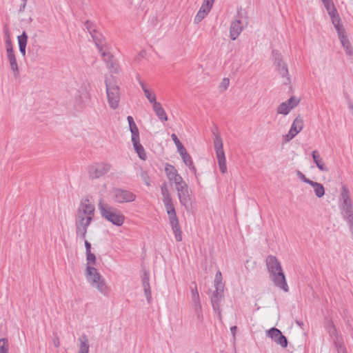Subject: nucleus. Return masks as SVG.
I'll return each mask as SVG.
<instances>
[{
    "label": "nucleus",
    "instance_id": "nucleus-1",
    "mask_svg": "<svg viewBox=\"0 0 353 353\" xmlns=\"http://www.w3.org/2000/svg\"><path fill=\"white\" fill-rule=\"evenodd\" d=\"M94 205L88 199H82L75 215L76 235L77 238L85 239L88 228L94 216Z\"/></svg>",
    "mask_w": 353,
    "mask_h": 353
},
{
    "label": "nucleus",
    "instance_id": "nucleus-2",
    "mask_svg": "<svg viewBox=\"0 0 353 353\" xmlns=\"http://www.w3.org/2000/svg\"><path fill=\"white\" fill-rule=\"evenodd\" d=\"M266 266L268 272L270 273V279L274 284L283 290L284 292L289 291V287L287 284L285 276L283 272L281 263L276 256L269 255L267 256Z\"/></svg>",
    "mask_w": 353,
    "mask_h": 353
},
{
    "label": "nucleus",
    "instance_id": "nucleus-3",
    "mask_svg": "<svg viewBox=\"0 0 353 353\" xmlns=\"http://www.w3.org/2000/svg\"><path fill=\"white\" fill-rule=\"evenodd\" d=\"M339 207L341 214L347 225L350 230L353 234V203L350 196V192L345 185L341 188V192L339 199Z\"/></svg>",
    "mask_w": 353,
    "mask_h": 353
},
{
    "label": "nucleus",
    "instance_id": "nucleus-4",
    "mask_svg": "<svg viewBox=\"0 0 353 353\" xmlns=\"http://www.w3.org/2000/svg\"><path fill=\"white\" fill-rule=\"evenodd\" d=\"M85 276L87 281L92 288H96L104 296L108 295L110 288L107 285L103 277L95 268L88 265L85 269Z\"/></svg>",
    "mask_w": 353,
    "mask_h": 353
},
{
    "label": "nucleus",
    "instance_id": "nucleus-5",
    "mask_svg": "<svg viewBox=\"0 0 353 353\" xmlns=\"http://www.w3.org/2000/svg\"><path fill=\"white\" fill-rule=\"evenodd\" d=\"M99 210L102 217L111 222L113 225L121 226L125 221V216L122 212L101 200L99 203Z\"/></svg>",
    "mask_w": 353,
    "mask_h": 353
},
{
    "label": "nucleus",
    "instance_id": "nucleus-6",
    "mask_svg": "<svg viewBox=\"0 0 353 353\" xmlns=\"http://www.w3.org/2000/svg\"><path fill=\"white\" fill-rule=\"evenodd\" d=\"M108 102L110 107L115 110L119 107L120 101V88L114 81H105Z\"/></svg>",
    "mask_w": 353,
    "mask_h": 353
},
{
    "label": "nucleus",
    "instance_id": "nucleus-7",
    "mask_svg": "<svg viewBox=\"0 0 353 353\" xmlns=\"http://www.w3.org/2000/svg\"><path fill=\"white\" fill-rule=\"evenodd\" d=\"M274 65H275L276 71L282 77H285L284 83L288 85L291 83V79L289 75L288 68L287 63L283 60L282 55L276 50L272 52Z\"/></svg>",
    "mask_w": 353,
    "mask_h": 353
},
{
    "label": "nucleus",
    "instance_id": "nucleus-8",
    "mask_svg": "<svg viewBox=\"0 0 353 353\" xmlns=\"http://www.w3.org/2000/svg\"><path fill=\"white\" fill-rule=\"evenodd\" d=\"M214 146L220 171L221 173L224 174L227 172L226 159L223 147V141L219 134H215V137L214 139Z\"/></svg>",
    "mask_w": 353,
    "mask_h": 353
},
{
    "label": "nucleus",
    "instance_id": "nucleus-9",
    "mask_svg": "<svg viewBox=\"0 0 353 353\" xmlns=\"http://www.w3.org/2000/svg\"><path fill=\"white\" fill-rule=\"evenodd\" d=\"M176 190L177 191V196L181 205L183 206L187 211H190L192 208L193 203L192 190L189 188L188 184L182 187H179Z\"/></svg>",
    "mask_w": 353,
    "mask_h": 353
},
{
    "label": "nucleus",
    "instance_id": "nucleus-10",
    "mask_svg": "<svg viewBox=\"0 0 353 353\" xmlns=\"http://www.w3.org/2000/svg\"><path fill=\"white\" fill-rule=\"evenodd\" d=\"M136 198V194L130 190L118 188L112 190V199L115 203H130L135 201Z\"/></svg>",
    "mask_w": 353,
    "mask_h": 353
},
{
    "label": "nucleus",
    "instance_id": "nucleus-11",
    "mask_svg": "<svg viewBox=\"0 0 353 353\" xmlns=\"http://www.w3.org/2000/svg\"><path fill=\"white\" fill-rule=\"evenodd\" d=\"M111 168L109 163L99 162L90 165L88 172L90 179H98L105 174Z\"/></svg>",
    "mask_w": 353,
    "mask_h": 353
},
{
    "label": "nucleus",
    "instance_id": "nucleus-12",
    "mask_svg": "<svg viewBox=\"0 0 353 353\" xmlns=\"http://www.w3.org/2000/svg\"><path fill=\"white\" fill-rule=\"evenodd\" d=\"M268 336L271 338L275 343L285 348L288 346V339L282 334V332L276 327L270 328L267 333Z\"/></svg>",
    "mask_w": 353,
    "mask_h": 353
},
{
    "label": "nucleus",
    "instance_id": "nucleus-13",
    "mask_svg": "<svg viewBox=\"0 0 353 353\" xmlns=\"http://www.w3.org/2000/svg\"><path fill=\"white\" fill-rule=\"evenodd\" d=\"M141 281L147 302L150 304L152 303V292L150 285V274L147 270L143 271Z\"/></svg>",
    "mask_w": 353,
    "mask_h": 353
},
{
    "label": "nucleus",
    "instance_id": "nucleus-14",
    "mask_svg": "<svg viewBox=\"0 0 353 353\" xmlns=\"http://www.w3.org/2000/svg\"><path fill=\"white\" fill-rule=\"evenodd\" d=\"M243 30L240 19H235L232 21L230 28V37L232 41L236 39Z\"/></svg>",
    "mask_w": 353,
    "mask_h": 353
},
{
    "label": "nucleus",
    "instance_id": "nucleus-15",
    "mask_svg": "<svg viewBox=\"0 0 353 353\" xmlns=\"http://www.w3.org/2000/svg\"><path fill=\"white\" fill-rule=\"evenodd\" d=\"M88 100V97L86 93L81 92V90L77 91V94L74 99V108L77 111H80L84 108L86 102Z\"/></svg>",
    "mask_w": 353,
    "mask_h": 353
},
{
    "label": "nucleus",
    "instance_id": "nucleus-16",
    "mask_svg": "<svg viewBox=\"0 0 353 353\" xmlns=\"http://www.w3.org/2000/svg\"><path fill=\"white\" fill-rule=\"evenodd\" d=\"M223 288H221V290H217L215 288V290L213 292V293L210 297L211 303H212L213 310L215 312L219 311L220 302L223 297Z\"/></svg>",
    "mask_w": 353,
    "mask_h": 353
},
{
    "label": "nucleus",
    "instance_id": "nucleus-17",
    "mask_svg": "<svg viewBox=\"0 0 353 353\" xmlns=\"http://www.w3.org/2000/svg\"><path fill=\"white\" fill-rule=\"evenodd\" d=\"M325 329L329 334L330 340L333 342V343L342 340V339L339 336L336 328L332 321H327L325 325Z\"/></svg>",
    "mask_w": 353,
    "mask_h": 353
},
{
    "label": "nucleus",
    "instance_id": "nucleus-18",
    "mask_svg": "<svg viewBox=\"0 0 353 353\" xmlns=\"http://www.w3.org/2000/svg\"><path fill=\"white\" fill-rule=\"evenodd\" d=\"M132 142L133 143L134 149L137 153L139 157L142 160H145L147 159V155L144 148L140 143L139 136L132 137Z\"/></svg>",
    "mask_w": 353,
    "mask_h": 353
},
{
    "label": "nucleus",
    "instance_id": "nucleus-19",
    "mask_svg": "<svg viewBox=\"0 0 353 353\" xmlns=\"http://www.w3.org/2000/svg\"><path fill=\"white\" fill-rule=\"evenodd\" d=\"M90 35L99 51H102L103 48H106L105 39L101 33L97 32L96 30H93V32H91Z\"/></svg>",
    "mask_w": 353,
    "mask_h": 353
},
{
    "label": "nucleus",
    "instance_id": "nucleus-20",
    "mask_svg": "<svg viewBox=\"0 0 353 353\" xmlns=\"http://www.w3.org/2000/svg\"><path fill=\"white\" fill-rule=\"evenodd\" d=\"M8 60L10 63V70L13 74V76L15 79L19 78L20 73H19V69L18 67L17 59L15 54H7Z\"/></svg>",
    "mask_w": 353,
    "mask_h": 353
},
{
    "label": "nucleus",
    "instance_id": "nucleus-21",
    "mask_svg": "<svg viewBox=\"0 0 353 353\" xmlns=\"http://www.w3.org/2000/svg\"><path fill=\"white\" fill-rule=\"evenodd\" d=\"M137 79L149 102L151 103L152 105L154 103H157L156 100V95L146 87L139 75H137Z\"/></svg>",
    "mask_w": 353,
    "mask_h": 353
},
{
    "label": "nucleus",
    "instance_id": "nucleus-22",
    "mask_svg": "<svg viewBox=\"0 0 353 353\" xmlns=\"http://www.w3.org/2000/svg\"><path fill=\"white\" fill-rule=\"evenodd\" d=\"M165 210L167 212L169 221L177 219L176 212L174 206L172 199L163 201Z\"/></svg>",
    "mask_w": 353,
    "mask_h": 353
},
{
    "label": "nucleus",
    "instance_id": "nucleus-23",
    "mask_svg": "<svg viewBox=\"0 0 353 353\" xmlns=\"http://www.w3.org/2000/svg\"><path fill=\"white\" fill-rule=\"evenodd\" d=\"M180 155L181 156V158L184 163L189 168L190 170L196 176V177H197L196 168L194 165V163L190 155L187 152L186 150H185L182 153H180Z\"/></svg>",
    "mask_w": 353,
    "mask_h": 353
},
{
    "label": "nucleus",
    "instance_id": "nucleus-24",
    "mask_svg": "<svg viewBox=\"0 0 353 353\" xmlns=\"http://www.w3.org/2000/svg\"><path fill=\"white\" fill-rule=\"evenodd\" d=\"M170 225L172 228V230L174 234V237L176 241H182V232L179 225V219H174L169 221Z\"/></svg>",
    "mask_w": 353,
    "mask_h": 353
},
{
    "label": "nucleus",
    "instance_id": "nucleus-25",
    "mask_svg": "<svg viewBox=\"0 0 353 353\" xmlns=\"http://www.w3.org/2000/svg\"><path fill=\"white\" fill-rule=\"evenodd\" d=\"M170 225L172 228V230L174 234V237L176 241H182V232L179 225V219H174L169 221Z\"/></svg>",
    "mask_w": 353,
    "mask_h": 353
},
{
    "label": "nucleus",
    "instance_id": "nucleus-26",
    "mask_svg": "<svg viewBox=\"0 0 353 353\" xmlns=\"http://www.w3.org/2000/svg\"><path fill=\"white\" fill-rule=\"evenodd\" d=\"M79 345L78 353H88L90 345L88 336L85 334H82L79 338Z\"/></svg>",
    "mask_w": 353,
    "mask_h": 353
},
{
    "label": "nucleus",
    "instance_id": "nucleus-27",
    "mask_svg": "<svg viewBox=\"0 0 353 353\" xmlns=\"http://www.w3.org/2000/svg\"><path fill=\"white\" fill-rule=\"evenodd\" d=\"M312 157L314 162L316 165V167L323 172H327L328 168L324 165L323 162V159L321 157L319 152L317 150H314L312 152Z\"/></svg>",
    "mask_w": 353,
    "mask_h": 353
},
{
    "label": "nucleus",
    "instance_id": "nucleus-28",
    "mask_svg": "<svg viewBox=\"0 0 353 353\" xmlns=\"http://www.w3.org/2000/svg\"><path fill=\"white\" fill-rule=\"evenodd\" d=\"M18 43H19V51L21 53V54L25 57L26 53V46H27V41H28V35L26 34V32H23V33L18 36L17 37Z\"/></svg>",
    "mask_w": 353,
    "mask_h": 353
},
{
    "label": "nucleus",
    "instance_id": "nucleus-29",
    "mask_svg": "<svg viewBox=\"0 0 353 353\" xmlns=\"http://www.w3.org/2000/svg\"><path fill=\"white\" fill-rule=\"evenodd\" d=\"M152 107L155 114L161 121H168V116L166 114V112H165L164 109L163 108L161 104L159 102L154 103Z\"/></svg>",
    "mask_w": 353,
    "mask_h": 353
},
{
    "label": "nucleus",
    "instance_id": "nucleus-30",
    "mask_svg": "<svg viewBox=\"0 0 353 353\" xmlns=\"http://www.w3.org/2000/svg\"><path fill=\"white\" fill-rule=\"evenodd\" d=\"M338 36L343 47L345 50L346 54L348 55H352L353 53L352 48L347 37L345 35V33L339 34Z\"/></svg>",
    "mask_w": 353,
    "mask_h": 353
},
{
    "label": "nucleus",
    "instance_id": "nucleus-31",
    "mask_svg": "<svg viewBox=\"0 0 353 353\" xmlns=\"http://www.w3.org/2000/svg\"><path fill=\"white\" fill-rule=\"evenodd\" d=\"M310 185L314 188V191L315 193V195L318 198H321L325 194V188L323 185L318 182L312 181V184Z\"/></svg>",
    "mask_w": 353,
    "mask_h": 353
},
{
    "label": "nucleus",
    "instance_id": "nucleus-32",
    "mask_svg": "<svg viewBox=\"0 0 353 353\" xmlns=\"http://www.w3.org/2000/svg\"><path fill=\"white\" fill-rule=\"evenodd\" d=\"M127 120L129 124L130 130L132 134V137L139 136V128L137 126L133 117L132 116H128L127 117Z\"/></svg>",
    "mask_w": 353,
    "mask_h": 353
},
{
    "label": "nucleus",
    "instance_id": "nucleus-33",
    "mask_svg": "<svg viewBox=\"0 0 353 353\" xmlns=\"http://www.w3.org/2000/svg\"><path fill=\"white\" fill-rule=\"evenodd\" d=\"M6 35V48L7 54L14 53L12 41L10 38V33L8 29L6 28L5 30Z\"/></svg>",
    "mask_w": 353,
    "mask_h": 353
},
{
    "label": "nucleus",
    "instance_id": "nucleus-34",
    "mask_svg": "<svg viewBox=\"0 0 353 353\" xmlns=\"http://www.w3.org/2000/svg\"><path fill=\"white\" fill-rule=\"evenodd\" d=\"M165 172L168 179L170 181L174 178V176H175V174H179L175 167L169 163H166L165 167Z\"/></svg>",
    "mask_w": 353,
    "mask_h": 353
},
{
    "label": "nucleus",
    "instance_id": "nucleus-35",
    "mask_svg": "<svg viewBox=\"0 0 353 353\" xmlns=\"http://www.w3.org/2000/svg\"><path fill=\"white\" fill-rule=\"evenodd\" d=\"M292 110V107L288 104L287 102H283L281 103L278 107H277V113L286 115L288 114L290 110Z\"/></svg>",
    "mask_w": 353,
    "mask_h": 353
},
{
    "label": "nucleus",
    "instance_id": "nucleus-36",
    "mask_svg": "<svg viewBox=\"0 0 353 353\" xmlns=\"http://www.w3.org/2000/svg\"><path fill=\"white\" fill-rule=\"evenodd\" d=\"M103 57V61L106 63V65H109L114 61V56L109 52H107L106 49L103 48L102 51H99Z\"/></svg>",
    "mask_w": 353,
    "mask_h": 353
},
{
    "label": "nucleus",
    "instance_id": "nucleus-37",
    "mask_svg": "<svg viewBox=\"0 0 353 353\" xmlns=\"http://www.w3.org/2000/svg\"><path fill=\"white\" fill-rule=\"evenodd\" d=\"M332 23L334 25L336 30L337 31L338 35L345 33V29L341 24V18H335L332 20Z\"/></svg>",
    "mask_w": 353,
    "mask_h": 353
},
{
    "label": "nucleus",
    "instance_id": "nucleus-38",
    "mask_svg": "<svg viewBox=\"0 0 353 353\" xmlns=\"http://www.w3.org/2000/svg\"><path fill=\"white\" fill-rule=\"evenodd\" d=\"M192 293V302L200 301V297L197 290V286L195 282H192L190 286Z\"/></svg>",
    "mask_w": 353,
    "mask_h": 353
},
{
    "label": "nucleus",
    "instance_id": "nucleus-39",
    "mask_svg": "<svg viewBox=\"0 0 353 353\" xmlns=\"http://www.w3.org/2000/svg\"><path fill=\"white\" fill-rule=\"evenodd\" d=\"M171 138L172 140L174 141V144L176 145V147L179 154L186 150V149L183 145V144L179 141V139H178L177 136L175 134H172Z\"/></svg>",
    "mask_w": 353,
    "mask_h": 353
},
{
    "label": "nucleus",
    "instance_id": "nucleus-40",
    "mask_svg": "<svg viewBox=\"0 0 353 353\" xmlns=\"http://www.w3.org/2000/svg\"><path fill=\"white\" fill-rule=\"evenodd\" d=\"M161 192L162 194V199L163 201L170 200L172 199V196L170 193V191L167 187V185L165 183L163 184L161 187Z\"/></svg>",
    "mask_w": 353,
    "mask_h": 353
},
{
    "label": "nucleus",
    "instance_id": "nucleus-41",
    "mask_svg": "<svg viewBox=\"0 0 353 353\" xmlns=\"http://www.w3.org/2000/svg\"><path fill=\"white\" fill-rule=\"evenodd\" d=\"M171 181H174L176 189L187 184L179 174H175V176H174V178Z\"/></svg>",
    "mask_w": 353,
    "mask_h": 353
},
{
    "label": "nucleus",
    "instance_id": "nucleus-42",
    "mask_svg": "<svg viewBox=\"0 0 353 353\" xmlns=\"http://www.w3.org/2000/svg\"><path fill=\"white\" fill-rule=\"evenodd\" d=\"M208 14V12L199 9L194 19V23L198 24L201 22L205 18Z\"/></svg>",
    "mask_w": 353,
    "mask_h": 353
},
{
    "label": "nucleus",
    "instance_id": "nucleus-43",
    "mask_svg": "<svg viewBox=\"0 0 353 353\" xmlns=\"http://www.w3.org/2000/svg\"><path fill=\"white\" fill-rule=\"evenodd\" d=\"M292 127H295L299 132H301L303 128V120L301 117H297L293 121Z\"/></svg>",
    "mask_w": 353,
    "mask_h": 353
},
{
    "label": "nucleus",
    "instance_id": "nucleus-44",
    "mask_svg": "<svg viewBox=\"0 0 353 353\" xmlns=\"http://www.w3.org/2000/svg\"><path fill=\"white\" fill-rule=\"evenodd\" d=\"M193 307L194 312L198 319H201L203 316L202 307L200 301L193 302Z\"/></svg>",
    "mask_w": 353,
    "mask_h": 353
},
{
    "label": "nucleus",
    "instance_id": "nucleus-45",
    "mask_svg": "<svg viewBox=\"0 0 353 353\" xmlns=\"http://www.w3.org/2000/svg\"><path fill=\"white\" fill-rule=\"evenodd\" d=\"M9 343L7 339H0V353H8Z\"/></svg>",
    "mask_w": 353,
    "mask_h": 353
},
{
    "label": "nucleus",
    "instance_id": "nucleus-46",
    "mask_svg": "<svg viewBox=\"0 0 353 353\" xmlns=\"http://www.w3.org/2000/svg\"><path fill=\"white\" fill-rule=\"evenodd\" d=\"M214 286L217 290H221V288H223V285L221 282V273L219 271L216 274L215 276Z\"/></svg>",
    "mask_w": 353,
    "mask_h": 353
},
{
    "label": "nucleus",
    "instance_id": "nucleus-47",
    "mask_svg": "<svg viewBox=\"0 0 353 353\" xmlns=\"http://www.w3.org/2000/svg\"><path fill=\"white\" fill-rule=\"evenodd\" d=\"M107 67L112 73L118 74L120 71L119 63L115 60L111 62L110 64L108 65Z\"/></svg>",
    "mask_w": 353,
    "mask_h": 353
},
{
    "label": "nucleus",
    "instance_id": "nucleus-48",
    "mask_svg": "<svg viewBox=\"0 0 353 353\" xmlns=\"http://www.w3.org/2000/svg\"><path fill=\"white\" fill-rule=\"evenodd\" d=\"M334 345L338 353H347L343 339L334 343Z\"/></svg>",
    "mask_w": 353,
    "mask_h": 353
},
{
    "label": "nucleus",
    "instance_id": "nucleus-49",
    "mask_svg": "<svg viewBox=\"0 0 353 353\" xmlns=\"http://www.w3.org/2000/svg\"><path fill=\"white\" fill-rule=\"evenodd\" d=\"M298 133L299 131L295 129V127L291 126L289 132L285 135V141H289L292 140Z\"/></svg>",
    "mask_w": 353,
    "mask_h": 353
},
{
    "label": "nucleus",
    "instance_id": "nucleus-50",
    "mask_svg": "<svg viewBox=\"0 0 353 353\" xmlns=\"http://www.w3.org/2000/svg\"><path fill=\"white\" fill-rule=\"evenodd\" d=\"M87 266H91L96 263V256L91 252L86 253Z\"/></svg>",
    "mask_w": 353,
    "mask_h": 353
},
{
    "label": "nucleus",
    "instance_id": "nucleus-51",
    "mask_svg": "<svg viewBox=\"0 0 353 353\" xmlns=\"http://www.w3.org/2000/svg\"><path fill=\"white\" fill-rule=\"evenodd\" d=\"M285 102L288 103L289 105L292 107V109L297 106L300 102L299 99H296L295 97H291L288 100Z\"/></svg>",
    "mask_w": 353,
    "mask_h": 353
},
{
    "label": "nucleus",
    "instance_id": "nucleus-52",
    "mask_svg": "<svg viewBox=\"0 0 353 353\" xmlns=\"http://www.w3.org/2000/svg\"><path fill=\"white\" fill-rule=\"evenodd\" d=\"M296 175L298 178L301 180L303 182L307 183L309 185L312 184V180L307 179L301 171L298 170L296 172Z\"/></svg>",
    "mask_w": 353,
    "mask_h": 353
},
{
    "label": "nucleus",
    "instance_id": "nucleus-53",
    "mask_svg": "<svg viewBox=\"0 0 353 353\" xmlns=\"http://www.w3.org/2000/svg\"><path fill=\"white\" fill-rule=\"evenodd\" d=\"M140 176L146 185H150V176H148L147 172L142 170L140 174Z\"/></svg>",
    "mask_w": 353,
    "mask_h": 353
},
{
    "label": "nucleus",
    "instance_id": "nucleus-54",
    "mask_svg": "<svg viewBox=\"0 0 353 353\" xmlns=\"http://www.w3.org/2000/svg\"><path fill=\"white\" fill-rule=\"evenodd\" d=\"M323 3L327 11H330L331 9L335 8L332 0L325 1V2H323Z\"/></svg>",
    "mask_w": 353,
    "mask_h": 353
},
{
    "label": "nucleus",
    "instance_id": "nucleus-55",
    "mask_svg": "<svg viewBox=\"0 0 353 353\" xmlns=\"http://www.w3.org/2000/svg\"><path fill=\"white\" fill-rule=\"evenodd\" d=\"M327 13L330 15L331 20H333V19L335 18L340 17L336 8H334L333 9H331V10L327 11Z\"/></svg>",
    "mask_w": 353,
    "mask_h": 353
},
{
    "label": "nucleus",
    "instance_id": "nucleus-56",
    "mask_svg": "<svg viewBox=\"0 0 353 353\" xmlns=\"http://www.w3.org/2000/svg\"><path fill=\"white\" fill-rule=\"evenodd\" d=\"M85 27L88 30L90 34L91 32H93V30H95L94 28V24L89 21H86V22L85 23Z\"/></svg>",
    "mask_w": 353,
    "mask_h": 353
},
{
    "label": "nucleus",
    "instance_id": "nucleus-57",
    "mask_svg": "<svg viewBox=\"0 0 353 353\" xmlns=\"http://www.w3.org/2000/svg\"><path fill=\"white\" fill-rule=\"evenodd\" d=\"M212 8V7L210 6V5L207 4V3H204V2H203V3H202V5H201V6L200 8V10H203V11H205V12L209 13L210 11L211 10Z\"/></svg>",
    "mask_w": 353,
    "mask_h": 353
},
{
    "label": "nucleus",
    "instance_id": "nucleus-58",
    "mask_svg": "<svg viewBox=\"0 0 353 353\" xmlns=\"http://www.w3.org/2000/svg\"><path fill=\"white\" fill-rule=\"evenodd\" d=\"M230 80L228 78H224L221 83V87L226 90L229 85Z\"/></svg>",
    "mask_w": 353,
    "mask_h": 353
},
{
    "label": "nucleus",
    "instance_id": "nucleus-59",
    "mask_svg": "<svg viewBox=\"0 0 353 353\" xmlns=\"http://www.w3.org/2000/svg\"><path fill=\"white\" fill-rule=\"evenodd\" d=\"M85 247L86 253L91 252V244L87 240H85Z\"/></svg>",
    "mask_w": 353,
    "mask_h": 353
},
{
    "label": "nucleus",
    "instance_id": "nucleus-60",
    "mask_svg": "<svg viewBox=\"0 0 353 353\" xmlns=\"http://www.w3.org/2000/svg\"><path fill=\"white\" fill-rule=\"evenodd\" d=\"M22 1H23V3L20 6L19 12H23L25 10V8L26 6L27 0H22Z\"/></svg>",
    "mask_w": 353,
    "mask_h": 353
},
{
    "label": "nucleus",
    "instance_id": "nucleus-61",
    "mask_svg": "<svg viewBox=\"0 0 353 353\" xmlns=\"http://www.w3.org/2000/svg\"><path fill=\"white\" fill-rule=\"evenodd\" d=\"M214 1L215 0H204L203 2L207 3V4H209L210 5V6H213V4L214 3Z\"/></svg>",
    "mask_w": 353,
    "mask_h": 353
},
{
    "label": "nucleus",
    "instance_id": "nucleus-62",
    "mask_svg": "<svg viewBox=\"0 0 353 353\" xmlns=\"http://www.w3.org/2000/svg\"><path fill=\"white\" fill-rule=\"evenodd\" d=\"M236 329H237V327L235 325L230 327V331H231L232 334H233V336L235 335Z\"/></svg>",
    "mask_w": 353,
    "mask_h": 353
},
{
    "label": "nucleus",
    "instance_id": "nucleus-63",
    "mask_svg": "<svg viewBox=\"0 0 353 353\" xmlns=\"http://www.w3.org/2000/svg\"><path fill=\"white\" fill-rule=\"evenodd\" d=\"M296 323L298 325H299L300 327H302L303 325V322H301L299 321H296Z\"/></svg>",
    "mask_w": 353,
    "mask_h": 353
},
{
    "label": "nucleus",
    "instance_id": "nucleus-64",
    "mask_svg": "<svg viewBox=\"0 0 353 353\" xmlns=\"http://www.w3.org/2000/svg\"><path fill=\"white\" fill-rule=\"evenodd\" d=\"M54 345L56 347H58L59 346V342H54Z\"/></svg>",
    "mask_w": 353,
    "mask_h": 353
}]
</instances>
